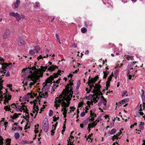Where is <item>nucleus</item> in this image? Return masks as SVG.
I'll return each mask as SVG.
<instances>
[{"mask_svg":"<svg viewBox=\"0 0 145 145\" xmlns=\"http://www.w3.org/2000/svg\"><path fill=\"white\" fill-rule=\"evenodd\" d=\"M73 91H71L69 95H67L63 94L60 95L58 97L56 98L54 102V106L56 107V109L58 107H59L60 104H61V106L63 107L61 110V111H67L68 107L70 104V101L72 96Z\"/></svg>","mask_w":145,"mask_h":145,"instance_id":"obj_1","label":"nucleus"},{"mask_svg":"<svg viewBox=\"0 0 145 145\" xmlns=\"http://www.w3.org/2000/svg\"><path fill=\"white\" fill-rule=\"evenodd\" d=\"M3 61V59L0 57V63H2V61ZM11 64L12 63H0V64L2 66V68L0 69V78H1L2 79L1 76H3L4 74H6V72L5 71L6 70L5 69L7 67H8L9 65H11Z\"/></svg>","mask_w":145,"mask_h":145,"instance_id":"obj_2","label":"nucleus"},{"mask_svg":"<svg viewBox=\"0 0 145 145\" xmlns=\"http://www.w3.org/2000/svg\"><path fill=\"white\" fill-rule=\"evenodd\" d=\"M71 79H70L69 81V83L68 84L65 86V89L63 91L62 94L70 96V93L71 91H72V88L71 86L73 85V83L72 82H71Z\"/></svg>","mask_w":145,"mask_h":145,"instance_id":"obj_3","label":"nucleus"},{"mask_svg":"<svg viewBox=\"0 0 145 145\" xmlns=\"http://www.w3.org/2000/svg\"><path fill=\"white\" fill-rule=\"evenodd\" d=\"M35 71H34V72L33 73L31 71H29V73H31V75L28 76L27 77L29 78H30V80H36L37 82V80H38L40 77H42L43 74L40 75H38L39 73H36Z\"/></svg>","mask_w":145,"mask_h":145,"instance_id":"obj_4","label":"nucleus"},{"mask_svg":"<svg viewBox=\"0 0 145 145\" xmlns=\"http://www.w3.org/2000/svg\"><path fill=\"white\" fill-rule=\"evenodd\" d=\"M42 127L44 132H46L48 131L49 128V124L47 118H46L44 119L42 125Z\"/></svg>","mask_w":145,"mask_h":145,"instance_id":"obj_5","label":"nucleus"},{"mask_svg":"<svg viewBox=\"0 0 145 145\" xmlns=\"http://www.w3.org/2000/svg\"><path fill=\"white\" fill-rule=\"evenodd\" d=\"M137 108L138 109V113L140 115L143 116L144 114L143 112L144 111V109H145V105H142V104H141L140 106L138 105L137 106Z\"/></svg>","mask_w":145,"mask_h":145,"instance_id":"obj_6","label":"nucleus"},{"mask_svg":"<svg viewBox=\"0 0 145 145\" xmlns=\"http://www.w3.org/2000/svg\"><path fill=\"white\" fill-rule=\"evenodd\" d=\"M40 69H38L37 71H35L36 73H40V72H44L47 69L48 67L47 66H46L45 67H44V66H41L40 67Z\"/></svg>","mask_w":145,"mask_h":145,"instance_id":"obj_7","label":"nucleus"},{"mask_svg":"<svg viewBox=\"0 0 145 145\" xmlns=\"http://www.w3.org/2000/svg\"><path fill=\"white\" fill-rule=\"evenodd\" d=\"M49 63H50L49 65H48L49 68L48 69V70L49 71H54L57 68L58 69V66L57 67L56 66L52 64V63L50 62H49Z\"/></svg>","mask_w":145,"mask_h":145,"instance_id":"obj_8","label":"nucleus"},{"mask_svg":"<svg viewBox=\"0 0 145 145\" xmlns=\"http://www.w3.org/2000/svg\"><path fill=\"white\" fill-rule=\"evenodd\" d=\"M54 79V77L52 75L50 76V77L47 78V79L46 80V83L44 82L43 84H45L44 87L45 86L47 85V83H49L52 81Z\"/></svg>","mask_w":145,"mask_h":145,"instance_id":"obj_9","label":"nucleus"},{"mask_svg":"<svg viewBox=\"0 0 145 145\" xmlns=\"http://www.w3.org/2000/svg\"><path fill=\"white\" fill-rule=\"evenodd\" d=\"M11 96L9 95V94H6L4 96V99L3 100L4 101V103L6 105V102L8 103V101L10 100L11 98Z\"/></svg>","mask_w":145,"mask_h":145,"instance_id":"obj_10","label":"nucleus"},{"mask_svg":"<svg viewBox=\"0 0 145 145\" xmlns=\"http://www.w3.org/2000/svg\"><path fill=\"white\" fill-rule=\"evenodd\" d=\"M18 43L20 46L24 45L26 44L25 42L20 37H19L18 39Z\"/></svg>","mask_w":145,"mask_h":145,"instance_id":"obj_11","label":"nucleus"},{"mask_svg":"<svg viewBox=\"0 0 145 145\" xmlns=\"http://www.w3.org/2000/svg\"><path fill=\"white\" fill-rule=\"evenodd\" d=\"M33 107V112L34 113H36L35 115V117H34V118H35L36 117L37 113L38 112V111H39V108L38 106L36 105L35 104H34Z\"/></svg>","mask_w":145,"mask_h":145,"instance_id":"obj_12","label":"nucleus"},{"mask_svg":"<svg viewBox=\"0 0 145 145\" xmlns=\"http://www.w3.org/2000/svg\"><path fill=\"white\" fill-rule=\"evenodd\" d=\"M10 33V32L9 30H6L3 35V38L4 39L7 38L9 37Z\"/></svg>","mask_w":145,"mask_h":145,"instance_id":"obj_13","label":"nucleus"},{"mask_svg":"<svg viewBox=\"0 0 145 145\" xmlns=\"http://www.w3.org/2000/svg\"><path fill=\"white\" fill-rule=\"evenodd\" d=\"M20 0H16V2L12 5L14 8H17L20 4Z\"/></svg>","mask_w":145,"mask_h":145,"instance_id":"obj_14","label":"nucleus"},{"mask_svg":"<svg viewBox=\"0 0 145 145\" xmlns=\"http://www.w3.org/2000/svg\"><path fill=\"white\" fill-rule=\"evenodd\" d=\"M39 95L40 96V97H42V95H43V97L44 98H46L48 96V93L47 92H45L44 93H43V92H40L39 93Z\"/></svg>","mask_w":145,"mask_h":145,"instance_id":"obj_15","label":"nucleus"},{"mask_svg":"<svg viewBox=\"0 0 145 145\" xmlns=\"http://www.w3.org/2000/svg\"><path fill=\"white\" fill-rule=\"evenodd\" d=\"M96 80L93 78L89 77L88 80V84H94L96 82Z\"/></svg>","mask_w":145,"mask_h":145,"instance_id":"obj_16","label":"nucleus"},{"mask_svg":"<svg viewBox=\"0 0 145 145\" xmlns=\"http://www.w3.org/2000/svg\"><path fill=\"white\" fill-rule=\"evenodd\" d=\"M4 81V80L2 79L1 78H0V95H2L3 92L1 91V90L3 88V83Z\"/></svg>","mask_w":145,"mask_h":145,"instance_id":"obj_17","label":"nucleus"},{"mask_svg":"<svg viewBox=\"0 0 145 145\" xmlns=\"http://www.w3.org/2000/svg\"><path fill=\"white\" fill-rule=\"evenodd\" d=\"M142 94L141 95L142 98V103H143L144 102V100H145V93H144V91L143 90H141Z\"/></svg>","mask_w":145,"mask_h":145,"instance_id":"obj_18","label":"nucleus"},{"mask_svg":"<svg viewBox=\"0 0 145 145\" xmlns=\"http://www.w3.org/2000/svg\"><path fill=\"white\" fill-rule=\"evenodd\" d=\"M116 130L115 129H113L110 131H108V133L110 135H113L116 132Z\"/></svg>","mask_w":145,"mask_h":145,"instance_id":"obj_19","label":"nucleus"},{"mask_svg":"<svg viewBox=\"0 0 145 145\" xmlns=\"http://www.w3.org/2000/svg\"><path fill=\"white\" fill-rule=\"evenodd\" d=\"M92 92L93 93H95L96 94H99L100 93H101V91L100 90V89H93V91H92Z\"/></svg>","mask_w":145,"mask_h":145,"instance_id":"obj_20","label":"nucleus"},{"mask_svg":"<svg viewBox=\"0 0 145 145\" xmlns=\"http://www.w3.org/2000/svg\"><path fill=\"white\" fill-rule=\"evenodd\" d=\"M39 46H35L33 50V51H34L35 53H37L38 52V50L39 49Z\"/></svg>","mask_w":145,"mask_h":145,"instance_id":"obj_21","label":"nucleus"},{"mask_svg":"<svg viewBox=\"0 0 145 145\" xmlns=\"http://www.w3.org/2000/svg\"><path fill=\"white\" fill-rule=\"evenodd\" d=\"M18 12L15 13L14 12H12L10 14V15L16 18V16H17V15H18Z\"/></svg>","mask_w":145,"mask_h":145,"instance_id":"obj_22","label":"nucleus"},{"mask_svg":"<svg viewBox=\"0 0 145 145\" xmlns=\"http://www.w3.org/2000/svg\"><path fill=\"white\" fill-rule=\"evenodd\" d=\"M90 117H96L97 116L96 114H94L93 113V111L92 110H91L90 111Z\"/></svg>","mask_w":145,"mask_h":145,"instance_id":"obj_23","label":"nucleus"},{"mask_svg":"<svg viewBox=\"0 0 145 145\" xmlns=\"http://www.w3.org/2000/svg\"><path fill=\"white\" fill-rule=\"evenodd\" d=\"M6 106L4 107V109L6 111H10L11 109L10 108V106Z\"/></svg>","mask_w":145,"mask_h":145,"instance_id":"obj_24","label":"nucleus"},{"mask_svg":"<svg viewBox=\"0 0 145 145\" xmlns=\"http://www.w3.org/2000/svg\"><path fill=\"white\" fill-rule=\"evenodd\" d=\"M144 124V123L143 122H141L140 124L139 125V128L141 130H142L143 129L144 127L143 126Z\"/></svg>","mask_w":145,"mask_h":145,"instance_id":"obj_25","label":"nucleus"},{"mask_svg":"<svg viewBox=\"0 0 145 145\" xmlns=\"http://www.w3.org/2000/svg\"><path fill=\"white\" fill-rule=\"evenodd\" d=\"M95 126L94 123H89L88 124V128H90L91 127H94Z\"/></svg>","mask_w":145,"mask_h":145,"instance_id":"obj_26","label":"nucleus"},{"mask_svg":"<svg viewBox=\"0 0 145 145\" xmlns=\"http://www.w3.org/2000/svg\"><path fill=\"white\" fill-rule=\"evenodd\" d=\"M14 137L16 139H18L20 137V134L18 133H16L14 135Z\"/></svg>","mask_w":145,"mask_h":145,"instance_id":"obj_27","label":"nucleus"},{"mask_svg":"<svg viewBox=\"0 0 145 145\" xmlns=\"http://www.w3.org/2000/svg\"><path fill=\"white\" fill-rule=\"evenodd\" d=\"M25 97H26V98H29V97L31 98L33 97L31 95V93H27V94L26 96H24Z\"/></svg>","mask_w":145,"mask_h":145,"instance_id":"obj_28","label":"nucleus"},{"mask_svg":"<svg viewBox=\"0 0 145 145\" xmlns=\"http://www.w3.org/2000/svg\"><path fill=\"white\" fill-rule=\"evenodd\" d=\"M101 120V118H98L95 121H94L93 123H94L95 125H96L97 123L99 122Z\"/></svg>","mask_w":145,"mask_h":145,"instance_id":"obj_29","label":"nucleus"},{"mask_svg":"<svg viewBox=\"0 0 145 145\" xmlns=\"http://www.w3.org/2000/svg\"><path fill=\"white\" fill-rule=\"evenodd\" d=\"M129 101V99L128 98L125 99L120 101V103L124 102V103H126Z\"/></svg>","mask_w":145,"mask_h":145,"instance_id":"obj_30","label":"nucleus"},{"mask_svg":"<svg viewBox=\"0 0 145 145\" xmlns=\"http://www.w3.org/2000/svg\"><path fill=\"white\" fill-rule=\"evenodd\" d=\"M28 68L29 69V72L30 71H31V69H32V71H33V70H35V71H37V70L38 69H37L36 67L35 66H34V67H32V68H29V67H28Z\"/></svg>","mask_w":145,"mask_h":145,"instance_id":"obj_31","label":"nucleus"},{"mask_svg":"<svg viewBox=\"0 0 145 145\" xmlns=\"http://www.w3.org/2000/svg\"><path fill=\"white\" fill-rule=\"evenodd\" d=\"M56 38L57 41L59 42L60 44H61V42L60 41V40L59 39V38L58 35L57 34H56Z\"/></svg>","mask_w":145,"mask_h":145,"instance_id":"obj_32","label":"nucleus"},{"mask_svg":"<svg viewBox=\"0 0 145 145\" xmlns=\"http://www.w3.org/2000/svg\"><path fill=\"white\" fill-rule=\"evenodd\" d=\"M32 81H33V82H30L29 84L30 88H31L32 86L34 85L35 83H36V80H32Z\"/></svg>","mask_w":145,"mask_h":145,"instance_id":"obj_33","label":"nucleus"},{"mask_svg":"<svg viewBox=\"0 0 145 145\" xmlns=\"http://www.w3.org/2000/svg\"><path fill=\"white\" fill-rule=\"evenodd\" d=\"M16 19L18 21H19L21 19V17L20 16V15L19 14V13H18V15H17V16H16Z\"/></svg>","mask_w":145,"mask_h":145,"instance_id":"obj_34","label":"nucleus"},{"mask_svg":"<svg viewBox=\"0 0 145 145\" xmlns=\"http://www.w3.org/2000/svg\"><path fill=\"white\" fill-rule=\"evenodd\" d=\"M11 117H12L13 119H14L18 117V115L16 113H15L14 114L13 116H11Z\"/></svg>","mask_w":145,"mask_h":145,"instance_id":"obj_35","label":"nucleus"},{"mask_svg":"<svg viewBox=\"0 0 145 145\" xmlns=\"http://www.w3.org/2000/svg\"><path fill=\"white\" fill-rule=\"evenodd\" d=\"M95 88L97 89H100L101 87L100 85L97 84H95Z\"/></svg>","mask_w":145,"mask_h":145,"instance_id":"obj_36","label":"nucleus"},{"mask_svg":"<svg viewBox=\"0 0 145 145\" xmlns=\"http://www.w3.org/2000/svg\"><path fill=\"white\" fill-rule=\"evenodd\" d=\"M87 31V29L85 27H83L81 29V31L83 33H85Z\"/></svg>","mask_w":145,"mask_h":145,"instance_id":"obj_37","label":"nucleus"},{"mask_svg":"<svg viewBox=\"0 0 145 145\" xmlns=\"http://www.w3.org/2000/svg\"><path fill=\"white\" fill-rule=\"evenodd\" d=\"M35 4V5L34 6V7L36 8L40 7V4L38 2H36Z\"/></svg>","mask_w":145,"mask_h":145,"instance_id":"obj_38","label":"nucleus"},{"mask_svg":"<svg viewBox=\"0 0 145 145\" xmlns=\"http://www.w3.org/2000/svg\"><path fill=\"white\" fill-rule=\"evenodd\" d=\"M15 107L16 108H18V109H19L20 111L22 112V106H21L18 105L17 106L16 105H15Z\"/></svg>","mask_w":145,"mask_h":145,"instance_id":"obj_39","label":"nucleus"},{"mask_svg":"<svg viewBox=\"0 0 145 145\" xmlns=\"http://www.w3.org/2000/svg\"><path fill=\"white\" fill-rule=\"evenodd\" d=\"M118 135H114L112 137V139L113 141H114L115 140V139H118Z\"/></svg>","mask_w":145,"mask_h":145,"instance_id":"obj_40","label":"nucleus"},{"mask_svg":"<svg viewBox=\"0 0 145 145\" xmlns=\"http://www.w3.org/2000/svg\"><path fill=\"white\" fill-rule=\"evenodd\" d=\"M35 53V52L33 51V50H30L29 52V54L31 55H33Z\"/></svg>","mask_w":145,"mask_h":145,"instance_id":"obj_41","label":"nucleus"},{"mask_svg":"<svg viewBox=\"0 0 145 145\" xmlns=\"http://www.w3.org/2000/svg\"><path fill=\"white\" fill-rule=\"evenodd\" d=\"M113 76V75L112 74L109 76V77H108V78L107 80L108 81H110L112 79V76Z\"/></svg>","mask_w":145,"mask_h":145,"instance_id":"obj_42","label":"nucleus"},{"mask_svg":"<svg viewBox=\"0 0 145 145\" xmlns=\"http://www.w3.org/2000/svg\"><path fill=\"white\" fill-rule=\"evenodd\" d=\"M26 114H27V115H26V114H25V115L26 116V117H27L28 118H29V115L28 112H27V111H28V110L27 108H26Z\"/></svg>","mask_w":145,"mask_h":145,"instance_id":"obj_43","label":"nucleus"},{"mask_svg":"<svg viewBox=\"0 0 145 145\" xmlns=\"http://www.w3.org/2000/svg\"><path fill=\"white\" fill-rule=\"evenodd\" d=\"M3 138L1 137H0V144L1 145H3Z\"/></svg>","mask_w":145,"mask_h":145,"instance_id":"obj_44","label":"nucleus"},{"mask_svg":"<svg viewBox=\"0 0 145 145\" xmlns=\"http://www.w3.org/2000/svg\"><path fill=\"white\" fill-rule=\"evenodd\" d=\"M21 106H22V110L24 111H26V107L25 105H22Z\"/></svg>","mask_w":145,"mask_h":145,"instance_id":"obj_45","label":"nucleus"},{"mask_svg":"<svg viewBox=\"0 0 145 145\" xmlns=\"http://www.w3.org/2000/svg\"><path fill=\"white\" fill-rule=\"evenodd\" d=\"M88 85H89L90 88L89 91H91V90L93 88V87H94L95 88V86L93 84L91 85V84H88Z\"/></svg>","mask_w":145,"mask_h":145,"instance_id":"obj_46","label":"nucleus"},{"mask_svg":"<svg viewBox=\"0 0 145 145\" xmlns=\"http://www.w3.org/2000/svg\"><path fill=\"white\" fill-rule=\"evenodd\" d=\"M93 97V95L91 94H90L87 97V99L89 100L90 99L92 98Z\"/></svg>","mask_w":145,"mask_h":145,"instance_id":"obj_47","label":"nucleus"},{"mask_svg":"<svg viewBox=\"0 0 145 145\" xmlns=\"http://www.w3.org/2000/svg\"><path fill=\"white\" fill-rule=\"evenodd\" d=\"M53 112L52 111V110H50V113H49V116H50V117L52 116L53 115Z\"/></svg>","mask_w":145,"mask_h":145,"instance_id":"obj_48","label":"nucleus"},{"mask_svg":"<svg viewBox=\"0 0 145 145\" xmlns=\"http://www.w3.org/2000/svg\"><path fill=\"white\" fill-rule=\"evenodd\" d=\"M6 142H8V143H7L8 145H10V142H11V139L9 138H8L6 140Z\"/></svg>","mask_w":145,"mask_h":145,"instance_id":"obj_49","label":"nucleus"},{"mask_svg":"<svg viewBox=\"0 0 145 145\" xmlns=\"http://www.w3.org/2000/svg\"><path fill=\"white\" fill-rule=\"evenodd\" d=\"M103 103V104L104 105L106 106V102L107 101L106 99L104 100H101V101Z\"/></svg>","mask_w":145,"mask_h":145,"instance_id":"obj_50","label":"nucleus"},{"mask_svg":"<svg viewBox=\"0 0 145 145\" xmlns=\"http://www.w3.org/2000/svg\"><path fill=\"white\" fill-rule=\"evenodd\" d=\"M104 76H103V78H106V77L108 74V73H106L105 72H104Z\"/></svg>","mask_w":145,"mask_h":145,"instance_id":"obj_51","label":"nucleus"},{"mask_svg":"<svg viewBox=\"0 0 145 145\" xmlns=\"http://www.w3.org/2000/svg\"><path fill=\"white\" fill-rule=\"evenodd\" d=\"M110 82L108 81L107 80L106 82V87H107V88L109 87L110 86Z\"/></svg>","mask_w":145,"mask_h":145,"instance_id":"obj_52","label":"nucleus"},{"mask_svg":"<svg viewBox=\"0 0 145 145\" xmlns=\"http://www.w3.org/2000/svg\"><path fill=\"white\" fill-rule=\"evenodd\" d=\"M59 75L57 73H54L53 74L52 76H54V78H56L58 77Z\"/></svg>","mask_w":145,"mask_h":145,"instance_id":"obj_53","label":"nucleus"},{"mask_svg":"<svg viewBox=\"0 0 145 145\" xmlns=\"http://www.w3.org/2000/svg\"><path fill=\"white\" fill-rule=\"evenodd\" d=\"M54 119L53 120L54 121H56L57 120H58L59 119V117H58L57 118H54V117H53Z\"/></svg>","mask_w":145,"mask_h":145,"instance_id":"obj_54","label":"nucleus"},{"mask_svg":"<svg viewBox=\"0 0 145 145\" xmlns=\"http://www.w3.org/2000/svg\"><path fill=\"white\" fill-rule=\"evenodd\" d=\"M127 93V91H123V93H122V96L123 97L124 96L125 94H126Z\"/></svg>","mask_w":145,"mask_h":145,"instance_id":"obj_55","label":"nucleus"},{"mask_svg":"<svg viewBox=\"0 0 145 145\" xmlns=\"http://www.w3.org/2000/svg\"><path fill=\"white\" fill-rule=\"evenodd\" d=\"M96 97L95 98H97L98 99H99L100 98V95L99 94H98L96 93Z\"/></svg>","mask_w":145,"mask_h":145,"instance_id":"obj_56","label":"nucleus"},{"mask_svg":"<svg viewBox=\"0 0 145 145\" xmlns=\"http://www.w3.org/2000/svg\"><path fill=\"white\" fill-rule=\"evenodd\" d=\"M70 137H69V139L68 140H67V141H68V144H67V145H69V143L70 142H71V141H70V140H71V138H70Z\"/></svg>","mask_w":145,"mask_h":145,"instance_id":"obj_57","label":"nucleus"},{"mask_svg":"<svg viewBox=\"0 0 145 145\" xmlns=\"http://www.w3.org/2000/svg\"><path fill=\"white\" fill-rule=\"evenodd\" d=\"M85 112H82L80 114V116L82 117H83L85 115Z\"/></svg>","mask_w":145,"mask_h":145,"instance_id":"obj_58","label":"nucleus"},{"mask_svg":"<svg viewBox=\"0 0 145 145\" xmlns=\"http://www.w3.org/2000/svg\"><path fill=\"white\" fill-rule=\"evenodd\" d=\"M90 121V118H88L85 120V122H86L87 123H88V121Z\"/></svg>","mask_w":145,"mask_h":145,"instance_id":"obj_59","label":"nucleus"},{"mask_svg":"<svg viewBox=\"0 0 145 145\" xmlns=\"http://www.w3.org/2000/svg\"><path fill=\"white\" fill-rule=\"evenodd\" d=\"M97 99L96 98L94 97L93 98V101L95 102V103L97 102L98 99L97 100Z\"/></svg>","mask_w":145,"mask_h":145,"instance_id":"obj_60","label":"nucleus"},{"mask_svg":"<svg viewBox=\"0 0 145 145\" xmlns=\"http://www.w3.org/2000/svg\"><path fill=\"white\" fill-rule=\"evenodd\" d=\"M58 85H56V84H54L53 86V88L54 89H56V88L58 86Z\"/></svg>","mask_w":145,"mask_h":145,"instance_id":"obj_61","label":"nucleus"},{"mask_svg":"<svg viewBox=\"0 0 145 145\" xmlns=\"http://www.w3.org/2000/svg\"><path fill=\"white\" fill-rule=\"evenodd\" d=\"M82 105H83V104L82 103H79L78 105V107H81Z\"/></svg>","mask_w":145,"mask_h":145,"instance_id":"obj_62","label":"nucleus"},{"mask_svg":"<svg viewBox=\"0 0 145 145\" xmlns=\"http://www.w3.org/2000/svg\"><path fill=\"white\" fill-rule=\"evenodd\" d=\"M39 126V125L37 124V125H35V128L36 129H38Z\"/></svg>","mask_w":145,"mask_h":145,"instance_id":"obj_63","label":"nucleus"},{"mask_svg":"<svg viewBox=\"0 0 145 145\" xmlns=\"http://www.w3.org/2000/svg\"><path fill=\"white\" fill-rule=\"evenodd\" d=\"M5 75L7 76H9L10 75V72L9 71H8Z\"/></svg>","mask_w":145,"mask_h":145,"instance_id":"obj_64","label":"nucleus"}]
</instances>
